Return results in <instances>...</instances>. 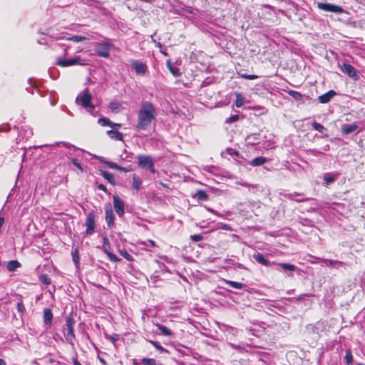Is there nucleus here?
Returning a JSON list of instances; mask_svg holds the SVG:
<instances>
[{"label":"nucleus","mask_w":365,"mask_h":365,"mask_svg":"<svg viewBox=\"0 0 365 365\" xmlns=\"http://www.w3.org/2000/svg\"><path fill=\"white\" fill-rule=\"evenodd\" d=\"M222 228L225 230H231V227L229 225H227V224H224L222 226Z\"/></svg>","instance_id":"54"},{"label":"nucleus","mask_w":365,"mask_h":365,"mask_svg":"<svg viewBox=\"0 0 365 365\" xmlns=\"http://www.w3.org/2000/svg\"><path fill=\"white\" fill-rule=\"evenodd\" d=\"M312 127L314 130L322 133H323V132L327 130L322 125L316 121L312 123Z\"/></svg>","instance_id":"34"},{"label":"nucleus","mask_w":365,"mask_h":365,"mask_svg":"<svg viewBox=\"0 0 365 365\" xmlns=\"http://www.w3.org/2000/svg\"><path fill=\"white\" fill-rule=\"evenodd\" d=\"M140 361L143 365H156V360L154 359L143 358Z\"/></svg>","instance_id":"32"},{"label":"nucleus","mask_w":365,"mask_h":365,"mask_svg":"<svg viewBox=\"0 0 365 365\" xmlns=\"http://www.w3.org/2000/svg\"><path fill=\"white\" fill-rule=\"evenodd\" d=\"M106 255H108L109 259L112 262H118L120 259L114 254L110 252H107Z\"/></svg>","instance_id":"41"},{"label":"nucleus","mask_w":365,"mask_h":365,"mask_svg":"<svg viewBox=\"0 0 365 365\" xmlns=\"http://www.w3.org/2000/svg\"><path fill=\"white\" fill-rule=\"evenodd\" d=\"M239 119V115H231L227 120L226 122L227 123H234L235 121H237V120Z\"/></svg>","instance_id":"45"},{"label":"nucleus","mask_w":365,"mask_h":365,"mask_svg":"<svg viewBox=\"0 0 365 365\" xmlns=\"http://www.w3.org/2000/svg\"><path fill=\"white\" fill-rule=\"evenodd\" d=\"M101 175L111 185H115V178L112 173H110L104 170H100Z\"/></svg>","instance_id":"20"},{"label":"nucleus","mask_w":365,"mask_h":365,"mask_svg":"<svg viewBox=\"0 0 365 365\" xmlns=\"http://www.w3.org/2000/svg\"><path fill=\"white\" fill-rule=\"evenodd\" d=\"M138 165L142 168H148L153 163L149 155H140L138 157Z\"/></svg>","instance_id":"12"},{"label":"nucleus","mask_w":365,"mask_h":365,"mask_svg":"<svg viewBox=\"0 0 365 365\" xmlns=\"http://www.w3.org/2000/svg\"><path fill=\"white\" fill-rule=\"evenodd\" d=\"M320 261L328 267H332L337 269H340L344 263L341 261L328 259H320Z\"/></svg>","instance_id":"13"},{"label":"nucleus","mask_w":365,"mask_h":365,"mask_svg":"<svg viewBox=\"0 0 365 365\" xmlns=\"http://www.w3.org/2000/svg\"><path fill=\"white\" fill-rule=\"evenodd\" d=\"M329 150V145H326L324 148V150Z\"/></svg>","instance_id":"60"},{"label":"nucleus","mask_w":365,"mask_h":365,"mask_svg":"<svg viewBox=\"0 0 365 365\" xmlns=\"http://www.w3.org/2000/svg\"><path fill=\"white\" fill-rule=\"evenodd\" d=\"M118 170L123 171L124 173H128L130 170V169L119 166V168L118 169Z\"/></svg>","instance_id":"52"},{"label":"nucleus","mask_w":365,"mask_h":365,"mask_svg":"<svg viewBox=\"0 0 365 365\" xmlns=\"http://www.w3.org/2000/svg\"><path fill=\"white\" fill-rule=\"evenodd\" d=\"M108 126H110L111 128H115V123L111 121V123H110V125H108Z\"/></svg>","instance_id":"62"},{"label":"nucleus","mask_w":365,"mask_h":365,"mask_svg":"<svg viewBox=\"0 0 365 365\" xmlns=\"http://www.w3.org/2000/svg\"><path fill=\"white\" fill-rule=\"evenodd\" d=\"M102 248H103V251L105 252V253H107V252L109 251L108 250L110 248V243H109V240L107 237H104L103 238Z\"/></svg>","instance_id":"35"},{"label":"nucleus","mask_w":365,"mask_h":365,"mask_svg":"<svg viewBox=\"0 0 365 365\" xmlns=\"http://www.w3.org/2000/svg\"><path fill=\"white\" fill-rule=\"evenodd\" d=\"M196 196L200 200H205L207 199L208 196L206 192L203 190H198L196 193Z\"/></svg>","instance_id":"36"},{"label":"nucleus","mask_w":365,"mask_h":365,"mask_svg":"<svg viewBox=\"0 0 365 365\" xmlns=\"http://www.w3.org/2000/svg\"><path fill=\"white\" fill-rule=\"evenodd\" d=\"M120 254L123 256L125 259L128 261L133 260L132 256L125 250H120Z\"/></svg>","instance_id":"40"},{"label":"nucleus","mask_w":365,"mask_h":365,"mask_svg":"<svg viewBox=\"0 0 365 365\" xmlns=\"http://www.w3.org/2000/svg\"><path fill=\"white\" fill-rule=\"evenodd\" d=\"M267 161L264 157H257L250 161V165L252 166H259L263 165Z\"/></svg>","instance_id":"26"},{"label":"nucleus","mask_w":365,"mask_h":365,"mask_svg":"<svg viewBox=\"0 0 365 365\" xmlns=\"http://www.w3.org/2000/svg\"><path fill=\"white\" fill-rule=\"evenodd\" d=\"M253 258L256 260L257 262L265 267H269L272 264V262L267 260L262 253H255L253 255Z\"/></svg>","instance_id":"15"},{"label":"nucleus","mask_w":365,"mask_h":365,"mask_svg":"<svg viewBox=\"0 0 365 365\" xmlns=\"http://www.w3.org/2000/svg\"><path fill=\"white\" fill-rule=\"evenodd\" d=\"M103 163L107 165L110 168L118 170L119 168V165H117L115 163L109 162L107 160H101Z\"/></svg>","instance_id":"39"},{"label":"nucleus","mask_w":365,"mask_h":365,"mask_svg":"<svg viewBox=\"0 0 365 365\" xmlns=\"http://www.w3.org/2000/svg\"><path fill=\"white\" fill-rule=\"evenodd\" d=\"M53 319V314L50 309H44L43 320L46 325H51Z\"/></svg>","instance_id":"19"},{"label":"nucleus","mask_w":365,"mask_h":365,"mask_svg":"<svg viewBox=\"0 0 365 365\" xmlns=\"http://www.w3.org/2000/svg\"><path fill=\"white\" fill-rule=\"evenodd\" d=\"M95 218L96 215L93 212H90L89 213H88L85 225L86 227V234L88 236L93 235L95 232Z\"/></svg>","instance_id":"6"},{"label":"nucleus","mask_w":365,"mask_h":365,"mask_svg":"<svg viewBox=\"0 0 365 365\" xmlns=\"http://www.w3.org/2000/svg\"><path fill=\"white\" fill-rule=\"evenodd\" d=\"M72 163L77 168H78L79 170H81V171L83 170V168L81 165V164L78 163V160L76 159V158H73L72 160Z\"/></svg>","instance_id":"47"},{"label":"nucleus","mask_w":365,"mask_h":365,"mask_svg":"<svg viewBox=\"0 0 365 365\" xmlns=\"http://www.w3.org/2000/svg\"><path fill=\"white\" fill-rule=\"evenodd\" d=\"M340 67L343 73L346 74L349 77L351 78L354 81H357L359 78L356 69L351 64L343 63Z\"/></svg>","instance_id":"7"},{"label":"nucleus","mask_w":365,"mask_h":365,"mask_svg":"<svg viewBox=\"0 0 365 365\" xmlns=\"http://www.w3.org/2000/svg\"><path fill=\"white\" fill-rule=\"evenodd\" d=\"M119 106H120V104L118 103H117V102H111L110 103V108L112 110L118 108Z\"/></svg>","instance_id":"51"},{"label":"nucleus","mask_w":365,"mask_h":365,"mask_svg":"<svg viewBox=\"0 0 365 365\" xmlns=\"http://www.w3.org/2000/svg\"><path fill=\"white\" fill-rule=\"evenodd\" d=\"M156 111L154 106L150 101L143 102L138 112V123L136 128L140 130H147L155 120Z\"/></svg>","instance_id":"1"},{"label":"nucleus","mask_w":365,"mask_h":365,"mask_svg":"<svg viewBox=\"0 0 365 365\" xmlns=\"http://www.w3.org/2000/svg\"><path fill=\"white\" fill-rule=\"evenodd\" d=\"M78 259H79V258H78V252H77V250H76L75 252L73 253V260L76 264H77V263H78Z\"/></svg>","instance_id":"48"},{"label":"nucleus","mask_w":365,"mask_h":365,"mask_svg":"<svg viewBox=\"0 0 365 365\" xmlns=\"http://www.w3.org/2000/svg\"><path fill=\"white\" fill-rule=\"evenodd\" d=\"M98 123L101 124L102 126H108L111 123V121L105 117L100 118L98 120Z\"/></svg>","instance_id":"37"},{"label":"nucleus","mask_w":365,"mask_h":365,"mask_svg":"<svg viewBox=\"0 0 365 365\" xmlns=\"http://www.w3.org/2000/svg\"><path fill=\"white\" fill-rule=\"evenodd\" d=\"M20 267L21 264L17 260H11L8 262L6 267L9 272H14Z\"/></svg>","instance_id":"25"},{"label":"nucleus","mask_w":365,"mask_h":365,"mask_svg":"<svg viewBox=\"0 0 365 365\" xmlns=\"http://www.w3.org/2000/svg\"><path fill=\"white\" fill-rule=\"evenodd\" d=\"M98 359H99L100 361H101L103 365H107V364H106V360H105L104 359L101 358L100 356L98 357Z\"/></svg>","instance_id":"56"},{"label":"nucleus","mask_w":365,"mask_h":365,"mask_svg":"<svg viewBox=\"0 0 365 365\" xmlns=\"http://www.w3.org/2000/svg\"><path fill=\"white\" fill-rule=\"evenodd\" d=\"M39 279L41 283H43V284H46V285L50 284L51 282V279L46 274H41L39 277Z\"/></svg>","instance_id":"33"},{"label":"nucleus","mask_w":365,"mask_h":365,"mask_svg":"<svg viewBox=\"0 0 365 365\" xmlns=\"http://www.w3.org/2000/svg\"><path fill=\"white\" fill-rule=\"evenodd\" d=\"M10 126L9 124H2L0 125V132H6L9 130Z\"/></svg>","instance_id":"46"},{"label":"nucleus","mask_w":365,"mask_h":365,"mask_svg":"<svg viewBox=\"0 0 365 365\" xmlns=\"http://www.w3.org/2000/svg\"><path fill=\"white\" fill-rule=\"evenodd\" d=\"M17 309L21 313H24L26 311V309H25L24 305L22 302H18Z\"/></svg>","instance_id":"44"},{"label":"nucleus","mask_w":365,"mask_h":365,"mask_svg":"<svg viewBox=\"0 0 365 365\" xmlns=\"http://www.w3.org/2000/svg\"><path fill=\"white\" fill-rule=\"evenodd\" d=\"M107 135L112 139L116 140H123V135L118 130H109L106 132Z\"/></svg>","instance_id":"18"},{"label":"nucleus","mask_w":365,"mask_h":365,"mask_svg":"<svg viewBox=\"0 0 365 365\" xmlns=\"http://www.w3.org/2000/svg\"><path fill=\"white\" fill-rule=\"evenodd\" d=\"M149 242L153 247H155V242L153 240H149Z\"/></svg>","instance_id":"59"},{"label":"nucleus","mask_w":365,"mask_h":365,"mask_svg":"<svg viewBox=\"0 0 365 365\" xmlns=\"http://www.w3.org/2000/svg\"><path fill=\"white\" fill-rule=\"evenodd\" d=\"M339 174L336 173H327L324 175V185H329L336 180Z\"/></svg>","instance_id":"16"},{"label":"nucleus","mask_w":365,"mask_h":365,"mask_svg":"<svg viewBox=\"0 0 365 365\" xmlns=\"http://www.w3.org/2000/svg\"><path fill=\"white\" fill-rule=\"evenodd\" d=\"M130 65L138 75H144L148 70L146 64L138 60H131Z\"/></svg>","instance_id":"9"},{"label":"nucleus","mask_w":365,"mask_h":365,"mask_svg":"<svg viewBox=\"0 0 365 365\" xmlns=\"http://www.w3.org/2000/svg\"><path fill=\"white\" fill-rule=\"evenodd\" d=\"M56 64L61 67H68L76 64H83V63L80 56H75L69 59L58 58Z\"/></svg>","instance_id":"8"},{"label":"nucleus","mask_w":365,"mask_h":365,"mask_svg":"<svg viewBox=\"0 0 365 365\" xmlns=\"http://www.w3.org/2000/svg\"><path fill=\"white\" fill-rule=\"evenodd\" d=\"M245 103V98L241 94H237L235 106L238 108L242 107Z\"/></svg>","instance_id":"29"},{"label":"nucleus","mask_w":365,"mask_h":365,"mask_svg":"<svg viewBox=\"0 0 365 365\" xmlns=\"http://www.w3.org/2000/svg\"><path fill=\"white\" fill-rule=\"evenodd\" d=\"M166 64L169 71L175 77H178L180 76L181 73L180 69L177 67L173 66L170 61H168Z\"/></svg>","instance_id":"24"},{"label":"nucleus","mask_w":365,"mask_h":365,"mask_svg":"<svg viewBox=\"0 0 365 365\" xmlns=\"http://www.w3.org/2000/svg\"><path fill=\"white\" fill-rule=\"evenodd\" d=\"M156 327H158V329L160 331V334H161V335H163L165 336H169L173 334V332L170 329H168V327H166L162 324H157Z\"/></svg>","instance_id":"21"},{"label":"nucleus","mask_w":365,"mask_h":365,"mask_svg":"<svg viewBox=\"0 0 365 365\" xmlns=\"http://www.w3.org/2000/svg\"><path fill=\"white\" fill-rule=\"evenodd\" d=\"M232 152V153H230V155H238V153L237 151H234L232 150H231Z\"/></svg>","instance_id":"61"},{"label":"nucleus","mask_w":365,"mask_h":365,"mask_svg":"<svg viewBox=\"0 0 365 365\" xmlns=\"http://www.w3.org/2000/svg\"><path fill=\"white\" fill-rule=\"evenodd\" d=\"M0 365H6V361L0 358Z\"/></svg>","instance_id":"58"},{"label":"nucleus","mask_w":365,"mask_h":365,"mask_svg":"<svg viewBox=\"0 0 365 365\" xmlns=\"http://www.w3.org/2000/svg\"><path fill=\"white\" fill-rule=\"evenodd\" d=\"M106 221L108 227H113L114 225V214L110 205H107L105 208Z\"/></svg>","instance_id":"11"},{"label":"nucleus","mask_w":365,"mask_h":365,"mask_svg":"<svg viewBox=\"0 0 365 365\" xmlns=\"http://www.w3.org/2000/svg\"><path fill=\"white\" fill-rule=\"evenodd\" d=\"M97 188L100 190L105 192H108V190H107L106 187L103 184L98 185Z\"/></svg>","instance_id":"50"},{"label":"nucleus","mask_w":365,"mask_h":365,"mask_svg":"<svg viewBox=\"0 0 365 365\" xmlns=\"http://www.w3.org/2000/svg\"><path fill=\"white\" fill-rule=\"evenodd\" d=\"M190 240L192 242H199L203 240V236L201 235H192L190 236Z\"/></svg>","instance_id":"42"},{"label":"nucleus","mask_w":365,"mask_h":365,"mask_svg":"<svg viewBox=\"0 0 365 365\" xmlns=\"http://www.w3.org/2000/svg\"><path fill=\"white\" fill-rule=\"evenodd\" d=\"M111 43L108 41L98 42L95 44V51L101 57L108 58L110 56Z\"/></svg>","instance_id":"3"},{"label":"nucleus","mask_w":365,"mask_h":365,"mask_svg":"<svg viewBox=\"0 0 365 365\" xmlns=\"http://www.w3.org/2000/svg\"><path fill=\"white\" fill-rule=\"evenodd\" d=\"M243 77L245 79H249V80H254V79H257L258 78V76L256 75H244Z\"/></svg>","instance_id":"49"},{"label":"nucleus","mask_w":365,"mask_h":365,"mask_svg":"<svg viewBox=\"0 0 365 365\" xmlns=\"http://www.w3.org/2000/svg\"><path fill=\"white\" fill-rule=\"evenodd\" d=\"M278 266L284 271L294 272L297 269V267L295 265L289 263H279Z\"/></svg>","instance_id":"27"},{"label":"nucleus","mask_w":365,"mask_h":365,"mask_svg":"<svg viewBox=\"0 0 365 365\" xmlns=\"http://www.w3.org/2000/svg\"><path fill=\"white\" fill-rule=\"evenodd\" d=\"M113 206H114V208H115V210L117 215L120 217H122L123 216L124 213H125V211H124V207H125L124 202L118 195H114L113 197Z\"/></svg>","instance_id":"10"},{"label":"nucleus","mask_w":365,"mask_h":365,"mask_svg":"<svg viewBox=\"0 0 365 365\" xmlns=\"http://www.w3.org/2000/svg\"><path fill=\"white\" fill-rule=\"evenodd\" d=\"M73 365H82L76 358H73Z\"/></svg>","instance_id":"55"},{"label":"nucleus","mask_w":365,"mask_h":365,"mask_svg":"<svg viewBox=\"0 0 365 365\" xmlns=\"http://www.w3.org/2000/svg\"><path fill=\"white\" fill-rule=\"evenodd\" d=\"M336 95V93L333 91L330 90L329 91L327 92L326 93H324L318 97V101L321 103H327L330 101V100Z\"/></svg>","instance_id":"14"},{"label":"nucleus","mask_w":365,"mask_h":365,"mask_svg":"<svg viewBox=\"0 0 365 365\" xmlns=\"http://www.w3.org/2000/svg\"><path fill=\"white\" fill-rule=\"evenodd\" d=\"M156 349H158V351H160V352L161 353H163V352H166L167 350L163 347L161 346V344L158 342V341H151V340H149L148 341Z\"/></svg>","instance_id":"31"},{"label":"nucleus","mask_w":365,"mask_h":365,"mask_svg":"<svg viewBox=\"0 0 365 365\" xmlns=\"http://www.w3.org/2000/svg\"><path fill=\"white\" fill-rule=\"evenodd\" d=\"M91 94L86 90L77 96L76 102L77 104H80L88 112L93 113V110L95 109V106L91 102Z\"/></svg>","instance_id":"2"},{"label":"nucleus","mask_w":365,"mask_h":365,"mask_svg":"<svg viewBox=\"0 0 365 365\" xmlns=\"http://www.w3.org/2000/svg\"><path fill=\"white\" fill-rule=\"evenodd\" d=\"M120 124L119 123H115V127H117V128H120Z\"/></svg>","instance_id":"63"},{"label":"nucleus","mask_w":365,"mask_h":365,"mask_svg":"<svg viewBox=\"0 0 365 365\" xmlns=\"http://www.w3.org/2000/svg\"><path fill=\"white\" fill-rule=\"evenodd\" d=\"M66 39L69 40V41H73L74 42L78 43V42H81V41L87 40V39H88V38L86 37V36H71L69 37H66Z\"/></svg>","instance_id":"28"},{"label":"nucleus","mask_w":365,"mask_h":365,"mask_svg":"<svg viewBox=\"0 0 365 365\" xmlns=\"http://www.w3.org/2000/svg\"><path fill=\"white\" fill-rule=\"evenodd\" d=\"M209 210H210V212H213V213L216 214L213 210H212V209H209Z\"/></svg>","instance_id":"64"},{"label":"nucleus","mask_w":365,"mask_h":365,"mask_svg":"<svg viewBox=\"0 0 365 365\" xmlns=\"http://www.w3.org/2000/svg\"><path fill=\"white\" fill-rule=\"evenodd\" d=\"M317 8L322 11L331 12L338 14L344 12V9L341 6L329 3L319 2L317 3Z\"/></svg>","instance_id":"5"},{"label":"nucleus","mask_w":365,"mask_h":365,"mask_svg":"<svg viewBox=\"0 0 365 365\" xmlns=\"http://www.w3.org/2000/svg\"><path fill=\"white\" fill-rule=\"evenodd\" d=\"M308 153H309L310 155H313V156H319V155L323 154V153H322V152H321V151H319V150H317V149H309V150H308Z\"/></svg>","instance_id":"43"},{"label":"nucleus","mask_w":365,"mask_h":365,"mask_svg":"<svg viewBox=\"0 0 365 365\" xmlns=\"http://www.w3.org/2000/svg\"><path fill=\"white\" fill-rule=\"evenodd\" d=\"M289 94L296 100H301L302 95L296 91H289Z\"/></svg>","instance_id":"38"},{"label":"nucleus","mask_w":365,"mask_h":365,"mask_svg":"<svg viewBox=\"0 0 365 365\" xmlns=\"http://www.w3.org/2000/svg\"><path fill=\"white\" fill-rule=\"evenodd\" d=\"M237 267L239 269H246L245 267L243 264H238Z\"/></svg>","instance_id":"57"},{"label":"nucleus","mask_w":365,"mask_h":365,"mask_svg":"<svg viewBox=\"0 0 365 365\" xmlns=\"http://www.w3.org/2000/svg\"><path fill=\"white\" fill-rule=\"evenodd\" d=\"M75 320L71 317H67L66 319V326L67 327V334H66V339L68 341V343L73 346V340L75 339V334H74V325Z\"/></svg>","instance_id":"4"},{"label":"nucleus","mask_w":365,"mask_h":365,"mask_svg":"<svg viewBox=\"0 0 365 365\" xmlns=\"http://www.w3.org/2000/svg\"><path fill=\"white\" fill-rule=\"evenodd\" d=\"M132 178H133V183H132L133 188L137 191L140 190L141 188L142 180L135 174L133 175Z\"/></svg>","instance_id":"22"},{"label":"nucleus","mask_w":365,"mask_h":365,"mask_svg":"<svg viewBox=\"0 0 365 365\" xmlns=\"http://www.w3.org/2000/svg\"><path fill=\"white\" fill-rule=\"evenodd\" d=\"M224 282L225 284L229 285L231 287L235 288V289H243L246 287V285L243 283L231 281V280H227V279H225Z\"/></svg>","instance_id":"23"},{"label":"nucleus","mask_w":365,"mask_h":365,"mask_svg":"<svg viewBox=\"0 0 365 365\" xmlns=\"http://www.w3.org/2000/svg\"><path fill=\"white\" fill-rule=\"evenodd\" d=\"M358 130L356 124H344L341 127V131L344 134L348 135L354 133Z\"/></svg>","instance_id":"17"},{"label":"nucleus","mask_w":365,"mask_h":365,"mask_svg":"<svg viewBox=\"0 0 365 365\" xmlns=\"http://www.w3.org/2000/svg\"><path fill=\"white\" fill-rule=\"evenodd\" d=\"M148 168L150 170V171L152 173H155V168H154V163H153L151 164V165H150Z\"/></svg>","instance_id":"53"},{"label":"nucleus","mask_w":365,"mask_h":365,"mask_svg":"<svg viewBox=\"0 0 365 365\" xmlns=\"http://www.w3.org/2000/svg\"><path fill=\"white\" fill-rule=\"evenodd\" d=\"M344 359L347 365H352L353 356L350 349L346 351Z\"/></svg>","instance_id":"30"}]
</instances>
